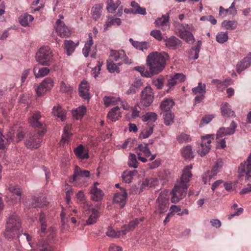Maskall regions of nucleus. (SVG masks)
<instances>
[{
  "mask_svg": "<svg viewBox=\"0 0 251 251\" xmlns=\"http://www.w3.org/2000/svg\"><path fill=\"white\" fill-rule=\"evenodd\" d=\"M167 56V54L165 53L152 52L147 57L146 64L148 69L144 66H137L134 67L133 70L139 72L143 77H151L164 70Z\"/></svg>",
  "mask_w": 251,
  "mask_h": 251,
  "instance_id": "obj_1",
  "label": "nucleus"
},
{
  "mask_svg": "<svg viewBox=\"0 0 251 251\" xmlns=\"http://www.w3.org/2000/svg\"><path fill=\"white\" fill-rule=\"evenodd\" d=\"M41 118V113L37 111L29 119V122L33 127L41 130H39L37 133H30L27 135L25 141V145L28 149H36L40 146L42 141L41 137L46 131L44 124L39 121Z\"/></svg>",
  "mask_w": 251,
  "mask_h": 251,
  "instance_id": "obj_2",
  "label": "nucleus"
},
{
  "mask_svg": "<svg viewBox=\"0 0 251 251\" xmlns=\"http://www.w3.org/2000/svg\"><path fill=\"white\" fill-rule=\"evenodd\" d=\"M192 168V167L191 166H187L184 169L180 181L176 184L172 191V197L171 198V201L172 202H177L185 196L190 178L192 176V174L190 172Z\"/></svg>",
  "mask_w": 251,
  "mask_h": 251,
  "instance_id": "obj_3",
  "label": "nucleus"
},
{
  "mask_svg": "<svg viewBox=\"0 0 251 251\" xmlns=\"http://www.w3.org/2000/svg\"><path fill=\"white\" fill-rule=\"evenodd\" d=\"M21 221L20 217L15 213L11 215L6 223L5 236L9 240L19 238L20 235Z\"/></svg>",
  "mask_w": 251,
  "mask_h": 251,
  "instance_id": "obj_4",
  "label": "nucleus"
},
{
  "mask_svg": "<svg viewBox=\"0 0 251 251\" xmlns=\"http://www.w3.org/2000/svg\"><path fill=\"white\" fill-rule=\"evenodd\" d=\"M90 177V172L83 170L76 166L74 169V174L70 178L69 182L75 186H81L86 181V179Z\"/></svg>",
  "mask_w": 251,
  "mask_h": 251,
  "instance_id": "obj_5",
  "label": "nucleus"
},
{
  "mask_svg": "<svg viewBox=\"0 0 251 251\" xmlns=\"http://www.w3.org/2000/svg\"><path fill=\"white\" fill-rule=\"evenodd\" d=\"M52 57V52L48 46L41 47L36 54L37 61L44 66L50 65Z\"/></svg>",
  "mask_w": 251,
  "mask_h": 251,
  "instance_id": "obj_6",
  "label": "nucleus"
},
{
  "mask_svg": "<svg viewBox=\"0 0 251 251\" xmlns=\"http://www.w3.org/2000/svg\"><path fill=\"white\" fill-rule=\"evenodd\" d=\"M237 124L234 121H232L229 127L226 128L222 127L218 130L217 132V139L219 140L218 142H219L222 148L223 149L226 147V142L225 141V139L220 140L219 138L226 135L233 134L235 132V129L237 127Z\"/></svg>",
  "mask_w": 251,
  "mask_h": 251,
  "instance_id": "obj_7",
  "label": "nucleus"
},
{
  "mask_svg": "<svg viewBox=\"0 0 251 251\" xmlns=\"http://www.w3.org/2000/svg\"><path fill=\"white\" fill-rule=\"evenodd\" d=\"M47 221V218L46 214L41 212L39 216V222L41 224V236H43L46 235L49 240L53 239L55 236V230L54 228L50 227L47 228V226L46 222Z\"/></svg>",
  "mask_w": 251,
  "mask_h": 251,
  "instance_id": "obj_8",
  "label": "nucleus"
},
{
  "mask_svg": "<svg viewBox=\"0 0 251 251\" xmlns=\"http://www.w3.org/2000/svg\"><path fill=\"white\" fill-rule=\"evenodd\" d=\"M154 95L150 86H147L141 92V103L146 107L149 106L153 102Z\"/></svg>",
  "mask_w": 251,
  "mask_h": 251,
  "instance_id": "obj_9",
  "label": "nucleus"
},
{
  "mask_svg": "<svg viewBox=\"0 0 251 251\" xmlns=\"http://www.w3.org/2000/svg\"><path fill=\"white\" fill-rule=\"evenodd\" d=\"M192 30V28L188 24H181L178 29V36L186 42H192L195 41V38L192 33L189 30Z\"/></svg>",
  "mask_w": 251,
  "mask_h": 251,
  "instance_id": "obj_10",
  "label": "nucleus"
},
{
  "mask_svg": "<svg viewBox=\"0 0 251 251\" xmlns=\"http://www.w3.org/2000/svg\"><path fill=\"white\" fill-rule=\"evenodd\" d=\"M212 137L214 138L213 135H207L205 136L202 137L201 143L200 146L198 147V152L199 153L201 156L205 155L209 151L210 149V144L211 143V139Z\"/></svg>",
  "mask_w": 251,
  "mask_h": 251,
  "instance_id": "obj_11",
  "label": "nucleus"
},
{
  "mask_svg": "<svg viewBox=\"0 0 251 251\" xmlns=\"http://www.w3.org/2000/svg\"><path fill=\"white\" fill-rule=\"evenodd\" d=\"M238 173L246 174V180L251 181V152L247 161L239 166Z\"/></svg>",
  "mask_w": 251,
  "mask_h": 251,
  "instance_id": "obj_12",
  "label": "nucleus"
},
{
  "mask_svg": "<svg viewBox=\"0 0 251 251\" xmlns=\"http://www.w3.org/2000/svg\"><path fill=\"white\" fill-rule=\"evenodd\" d=\"M55 30L58 34L62 38L68 37L71 35V31L64 23L60 19L57 20L56 22Z\"/></svg>",
  "mask_w": 251,
  "mask_h": 251,
  "instance_id": "obj_13",
  "label": "nucleus"
},
{
  "mask_svg": "<svg viewBox=\"0 0 251 251\" xmlns=\"http://www.w3.org/2000/svg\"><path fill=\"white\" fill-rule=\"evenodd\" d=\"M164 42L166 48L171 50H176L182 45V42L175 36L166 37Z\"/></svg>",
  "mask_w": 251,
  "mask_h": 251,
  "instance_id": "obj_14",
  "label": "nucleus"
},
{
  "mask_svg": "<svg viewBox=\"0 0 251 251\" xmlns=\"http://www.w3.org/2000/svg\"><path fill=\"white\" fill-rule=\"evenodd\" d=\"M53 86L52 79H44L41 84L36 88V91L38 96L45 94Z\"/></svg>",
  "mask_w": 251,
  "mask_h": 251,
  "instance_id": "obj_15",
  "label": "nucleus"
},
{
  "mask_svg": "<svg viewBox=\"0 0 251 251\" xmlns=\"http://www.w3.org/2000/svg\"><path fill=\"white\" fill-rule=\"evenodd\" d=\"M156 27H161L163 30L170 29L169 14L163 15L161 17L158 18L154 22Z\"/></svg>",
  "mask_w": 251,
  "mask_h": 251,
  "instance_id": "obj_16",
  "label": "nucleus"
},
{
  "mask_svg": "<svg viewBox=\"0 0 251 251\" xmlns=\"http://www.w3.org/2000/svg\"><path fill=\"white\" fill-rule=\"evenodd\" d=\"M127 194L126 190L123 188H120V191L116 193L114 196V201L123 207L126 202Z\"/></svg>",
  "mask_w": 251,
  "mask_h": 251,
  "instance_id": "obj_17",
  "label": "nucleus"
},
{
  "mask_svg": "<svg viewBox=\"0 0 251 251\" xmlns=\"http://www.w3.org/2000/svg\"><path fill=\"white\" fill-rule=\"evenodd\" d=\"M99 184V183L98 182H95L93 186L91 187L90 190L91 199L94 201H100L102 199L104 195L103 191L97 187V186Z\"/></svg>",
  "mask_w": 251,
  "mask_h": 251,
  "instance_id": "obj_18",
  "label": "nucleus"
},
{
  "mask_svg": "<svg viewBox=\"0 0 251 251\" xmlns=\"http://www.w3.org/2000/svg\"><path fill=\"white\" fill-rule=\"evenodd\" d=\"M251 65V52H250L246 57H244L236 65V70L238 73L248 68Z\"/></svg>",
  "mask_w": 251,
  "mask_h": 251,
  "instance_id": "obj_19",
  "label": "nucleus"
},
{
  "mask_svg": "<svg viewBox=\"0 0 251 251\" xmlns=\"http://www.w3.org/2000/svg\"><path fill=\"white\" fill-rule=\"evenodd\" d=\"M44 198H30L28 201L25 202V206L28 208H36L46 205V201H42Z\"/></svg>",
  "mask_w": 251,
  "mask_h": 251,
  "instance_id": "obj_20",
  "label": "nucleus"
},
{
  "mask_svg": "<svg viewBox=\"0 0 251 251\" xmlns=\"http://www.w3.org/2000/svg\"><path fill=\"white\" fill-rule=\"evenodd\" d=\"M79 95L83 99L89 100L90 99L89 86L87 82L84 80L79 85Z\"/></svg>",
  "mask_w": 251,
  "mask_h": 251,
  "instance_id": "obj_21",
  "label": "nucleus"
},
{
  "mask_svg": "<svg viewBox=\"0 0 251 251\" xmlns=\"http://www.w3.org/2000/svg\"><path fill=\"white\" fill-rule=\"evenodd\" d=\"M144 219V218L135 219V220L130 222L128 225H124L122 227V229L121 230V232H122V235H125L127 232L134 230V229L139 224V222L143 221Z\"/></svg>",
  "mask_w": 251,
  "mask_h": 251,
  "instance_id": "obj_22",
  "label": "nucleus"
},
{
  "mask_svg": "<svg viewBox=\"0 0 251 251\" xmlns=\"http://www.w3.org/2000/svg\"><path fill=\"white\" fill-rule=\"evenodd\" d=\"M35 250L36 251H54V248L50 242L42 240L37 243Z\"/></svg>",
  "mask_w": 251,
  "mask_h": 251,
  "instance_id": "obj_23",
  "label": "nucleus"
},
{
  "mask_svg": "<svg viewBox=\"0 0 251 251\" xmlns=\"http://www.w3.org/2000/svg\"><path fill=\"white\" fill-rule=\"evenodd\" d=\"M158 208L157 209L160 213H164L168 208V201L167 199L160 195L157 199Z\"/></svg>",
  "mask_w": 251,
  "mask_h": 251,
  "instance_id": "obj_24",
  "label": "nucleus"
},
{
  "mask_svg": "<svg viewBox=\"0 0 251 251\" xmlns=\"http://www.w3.org/2000/svg\"><path fill=\"white\" fill-rule=\"evenodd\" d=\"M76 197L81 206L85 209V211H89L90 204L86 200V198L84 193L80 191L76 195Z\"/></svg>",
  "mask_w": 251,
  "mask_h": 251,
  "instance_id": "obj_25",
  "label": "nucleus"
},
{
  "mask_svg": "<svg viewBox=\"0 0 251 251\" xmlns=\"http://www.w3.org/2000/svg\"><path fill=\"white\" fill-rule=\"evenodd\" d=\"M220 109L223 117H235V112L231 110L230 105L227 102L222 103Z\"/></svg>",
  "mask_w": 251,
  "mask_h": 251,
  "instance_id": "obj_26",
  "label": "nucleus"
},
{
  "mask_svg": "<svg viewBox=\"0 0 251 251\" xmlns=\"http://www.w3.org/2000/svg\"><path fill=\"white\" fill-rule=\"evenodd\" d=\"M121 117V112L119 106L112 108L107 114V117L112 122H116Z\"/></svg>",
  "mask_w": 251,
  "mask_h": 251,
  "instance_id": "obj_27",
  "label": "nucleus"
},
{
  "mask_svg": "<svg viewBox=\"0 0 251 251\" xmlns=\"http://www.w3.org/2000/svg\"><path fill=\"white\" fill-rule=\"evenodd\" d=\"M125 53L124 51L111 50V53L108 60H111L112 61H121L122 59H125Z\"/></svg>",
  "mask_w": 251,
  "mask_h": 251,
  "instance_id": "obj_28",
  "label": "nucleus"
},
{
  "mask_svg": "<svg viewBox=\"0 0 251 251\" xmlns=\"http://www.w3.org/2000/svg\"><path fill=\"white\" fill-rule=\"evenodd\" d=\"M158 180L157 178L154 177H150L146 178L142 182V189H149L154 187L158 184Z\"/></svg>",
  "mask_w": 251,
  "mask_h": 251,
  "instance_id": "obj_29",
  "label": "nucleus"
},
{
  "mask_svg": "<svg viewBox=\"0 0 251 251\" xmlns=\"http://www.w3.org/2000/svg\"><path fill=\"white\" fill-rule=\"evenodd\" d=\"M76 156L81 159H88L89 157L87 151H85L84 147L82 145H79L74 150Z\"/></svg>",
  "mask_w": 251,
  "mask_h": 251,
  "instance_id": "obj_30",
  "label": "nucleus"
},
{
  "mask_svg": "<svg viewBox=\"0 0 251 251\" xmlns=\"http://www.w3.org/2000/svg\"><path fill=\"white\" fill-rule=\"evenodd\" d=\"M174 104V101L171 99H166L163 100L160 105L162 112L171 111V109Z\"/></svg>",
  "mask_w": 251,
  "mask_h": 251,
  "instance_id": "obj_31",
  "label": "nucleus"
},
{
  "mask_svg": "<svg viewBox=\"0 0 251 251\" xmlns=\"http://www.w3.org/2000/svg\"><path fill=\"white\" fill-rule=\"evenodd\" d=\"M130 5L132 7L131 12L133 14H141L145 15L147 14L146 8L140 6L138 3L134 1L131 2Z\"/></svg>",
  "mask_w": 251,
  "mask_h": 251,
  "instance_id": "obj_32",
  "label": "nucleus"
},
{
  "mask_svg": "<svg viewBox=\"0 0 251 251\" xmlns=\"http://www.w3.org/2000/svg\"><path fill=\"white\" fill-rule=\"evenodd\" d=\"M86 212L88 213H90V209H89V211L87 210ZM99 212L96 209H92L91 210V214L89 216L88 220L86 221L87 225H90L95 223L99 217Z\"/></svg>",
  "mask_w": 251,
  "mask_h": 251,
  "instance_id": "obj_33",
  "label": "nucleus"
},
{
  "mask_svg": "<svg viewBox=\"0 0 251 251\" xmlns=\"http://www.w3.org/2000/svg\"><path fill=\"white\" fill-rule=\"evenodd\" d=\"M78 44V42L75 44L72 40H66L64 41V49L66 50L68 55H70L72 54Z\"/></svg>",
  "mask_w": 251,
  "mask_h": 251,
  "instance_id": "obj_34",
  "label": "nucleus"
},
{
  "mask_svg": "<svg viewBox=\"0 0 251 251\" xmlns=\"http://www.w3.org/2000/svg\"><path fill=\"white\" fill-rule=\"evenodd\" d=\"M122 65L121 62H118L117 64H115L111 60H107V68L109 72L111 73H119L120 72V69L119 66Z\"/></svg>",
  "mask_w": 251,
  "mask_h": 251,
  "instance_id": "obj_35",
  "label": "nucleus"
},
{
  "mask_svg": "<svg viewBox=\"0 0 251 251\" xmlns=\"http://www.w3.org/2000/svg\"><path fill=\"white\" fill-rule=\"evenodd\" d=\"M157 115L154 112H149L142 116L141 119L143 122L148 121V125L155 122L157 119Z\"/></svg>",
  "mask_w": 251,
  "mask_h": 251,
  "instance_id": "obj_36",
  "label": "nucleus"
},
{
  "mask_svg": "<svg viewBox=\"0 0 251 251\" xmlns=\"http://www.w3.org/2000/svg\"><path fill=\"white\" fill-rule=\"evenodd\" d=\"M93 43L92 34L91 33H89L88 41L85 43L84 47L82 49V53L85 57L88 56L91 47Z\"/></svg>",
  "mask_w": 251,
  "mask_h": 251,
  "instance_id": "obj_37",
  "label": "nucleus"
},
{
  "mask_svg": "<svg viewBox=\"0 0 251 251\" xmlns=\"http://www.w3.org/2000/svg\"><path fill=\"white\" fill-rule=\"evenodd\" d=\"M106 3L107 5L106 7L107 10L109 12L113 13L121 4V1L120 0H116L114 1V0H107Z\"/></svg>",
  "mask_w": 251,
  "mask_h": 251,
  "instance_id": "obj_38",
  "label": "nucleus"
},
{
  "mask_svg": "<svg viewBox=\"0 0 251 251\" xmlns=\"http://www.w3.org/2000/svg\"><path fill=\"white\" fill-rule=\"evenodd\" d=\"M104 104L106 107L115 105L120 101V99L112 96H105L103 99Z\"/></svg>",
  "mask_w": 251,
  "mask_h": 251,
  "instance_id": "obj_39",
  "label": "nucleus"
},
{
  "mask_svg": "<svg viewBox=\"0 0 251 251\" xmlns=\"http://www.w3.org/2000/svg\"><path fill=\"white\" fill-rule=\"evenodd\" d=\"M8 189L11 193L17 196L15 202H19L21 200L22 194L20 188L18 186L10 184Z\"/></svg>",
  "mask_w": 251,
  "mask_h": 251,
  "instance_id": "obj_40",
  "label": "nucleus"
},
{
  "mask_svg": "<svg viewBox=\"0 0 251 251\" xmlns=\"http://www.w3.org/2000/svg\"><path fill=\"white\" fill-rule=\"evenodd\" d=\"M102 4H97L92 8V17L95 20H97L101 16V10Z\"/></svg>",
  "mask_w": 251,
  "mask_h": 251,
  "instance_id": "obj_41",
  "label": "nucleus"
},
{
  "mask_svg": "<svg viewBox=\"0 0 251 251\" xmlns=\"http://www.w3.org/2000/svg\"><path fill=\"white\" fill-rule=\"evenodd\" d=\"M222 27L226 30H234L237 27V22L225 20L222 23Z\"/></svg>",
  "mask_w": 251,
  "mask_h": 251,
  "instance_id": "obj_42",
  "label": "nucleus"
},
{
  "mask_svg": "<svg viewBox=\"0 0 251 251\" xmlns=\"http://www.w3.org/2000/svg\"><path fill=\"white\" fill-rule=\"evenodd\" d=\"M34 18L33 17L29 14H25L23 16H22L20 18V24L23 26H27L29 25V23H31Z\"/></svg>",
  "mask_w": 251,
  "mask_h": 251,
  "instance_id": "obj_43",
  "label": "nucleus"
},
{
  "mask_svg": "<svg viewBox=\"0 0 251 251\" xmlns=\"http://www.w3.org/2000/svg\"><path fill=\"white\" fill-rule=\"evenodd\" d=\"M163 114V117L164 121V123L167 126L172 125L174 123V118L172 111L162 112Z\"/></svg>",
  "mask_w": 251,
  "mask_h": 251,
  "instance_id": "obj_44",
  "label": "nucleus"
},
{
  "mask_svg": "<svg viewBox=\"0 0 251 251\" xmlns=\"http://www.w3.org/2000/svg\"><path fill=\"white\" fill-rule=\"evenodd\" d=\"M50 72V70L46 67L40 69L35 68L34 69V73L36 77H41L47 75Z\"/></svg>",
  "mask_w": 251,
  "mask_h": 251,
  "instance_id": "obj_45",
  "label": "nucleus"
},
{
  "mask_svg": "<svg viewBox=\"0 0 251 251\" xmlns=\"http://www.w3.org/2000/svg\"><path fill=\"white\" fill-rule=\"evenodd\" d=\"M86 112L85 106H79L76 109L73 111V115L74 117L78 120L81 119Z\"/></svg>",
  "mask_w": 251,
  "mask_h": 251,
  "instance_id": "obj_46",
  "label": "nucleus"
},
{
  "mask_svg": "<svg viewBox=\"0 0 251 251\" xmlns=\"http://www.w3.org/2000/svg\"><path fill=\"white\" fill-rule=\"evenodd\" d=\"M121 24V21L120 18H111L108 19V21L106 22L104 25V30H107L108 28L112 25H119Z\"/></svg>",
  "mask_w": 251,
  "mask_h": 251,
  "instance_id": "obj_47",
  "label": "nucleus"
},
{
  "mask_svg": "<svg viewBox=\"0 0 251 251\" xmlns=\"http://www.w3.org/2000/svg\"><path fill=\"white\" fill-rule=\"evenodd\" d=\"M148 144L139 145L137 149V153L138 152V150H139V152L142 153V155L144 154L146 157L150 156L151 153L148 147Z\"/></svg>",
  "mask_w": 251,
  "mask_h": 251,
  "instance_id": "obj_48",
  "label": "nucleus"
},
{
  "mask_svg": "<svg viewBox=\"0 0 251 251\" xmlns=\"http://www.w3.org/2000/svg\"><path fill=\"white\" fill-rule=\"evenodd\" d=\"M154 124L151 123L147 128H145L140 135V138H146L149 137L153 132Z\"/></svg>",
  "mask_w": 251,
  "mask_h": 251,
  "instance_id": "obj_49",
  "label": "nucleus"
},
{
  "mask_svg": "<svg viewBox=\"0 0 251 251\" xmlns=\"http://www.w3.org/2000/svg\"><path fill=\"white\" fill-rule=\"evenodd\" d=\"M182 154L183 157L186 159H190L194 157V155L192 151L191 146H187L182 150Z\"/></svg>",
  "mask_w": 251,
  "mask_h": 251,
  "instance_id": "obj_50",
  "label": "nucleus"
},
{
  "mask_svg": "<svg viewBox=\"0 0 251 251\" xmlns=\"http://www.w3.org/2000/svg\"><path fill=\"white\" fill-rule=\"evenodd\" d=\"M192 91L195 95H204L205 93V85L199 82L197 87L192 89Z\"/></svg>",
  "mask_w": 251,
  "mask_h": 251,
  "instance_id": "obj_51",
  "label": "nucleus"
},
{
  "mask_svg": "<svg viewBox=\"0 0 251 251\" xmlns=\"http://www.w3.org/2000/svg\"><path fill=\"white\" fill-rule=\"evenodd\" d=\"M228 39V36L227 32H220L216 35V41L220 44L226 42Z\"/></svg>",
  "mask_w": 251,
  "mask_h": 251,
  "instance_id": "obj_52",
  "label": "nucleus"
},
{
  "mask_svg": "<svg viewBox=\"0 0 251 251\" xmlns=\"http://www.w3.org/2000/svg\"><path fill=\"white\" fill-rule=\"evenodd\" d=\"M106 234L109 237L119 238L122 235V232H121V230L116 232L112 227L109 226L106 232Z\"/></svg>",
  "mask_w": 251,
  "mask_h": 251,
  "instance_id": "obj_53",
  "label": "nucleus"
},
{
  "mask_svg": "<svg viewBox=\"0 0 251 251\" xmlns=\"http://www.w3.org/2000/svg\"><path fill=\"white\" fill-rule=\"evenodd\" d=\"M70 128L71 126L70 125H67L64 127V134L61 139L62 142L63 143L67 142L69 141V139L71 135L69 132Z\"/></svg>",
  "mask_w": 251,
  "mask_h": 251,
  "instance_id": "obj_54",
  "label": "nucleus"
},
{
  "mask_svg": "<svg viewBox=\"0 0 251 251\" xmlns=\"http://www.w3.org/2000/svg\"><path fill=\"white\" fill-rule=\"evenodd\" d=\"M128 165L130 167L137 168L138 161L136 159V156L135 154L132 153L129 154Z\"/></svg>",
  "mask_w": 251,
  "mask_h": 251,
  "instance_id": "obj_55",
  "label": "nucleus"
},
{
  "mask_svg": "<svg viewBox=\"0 0 251 251\" xmlns=\"http://www.w3.org/2000/svg\"><path fill=\"white\" fill-rule=\"evenodd\" d=\"M223 165V162L222 160L221 159H218L210 172L213 174V175L215 176L218 172L219 169L222 168Z\"/></svg>",
  "mask_w": 251,
  "mask_h": 251,
  "instance_id": "obj_56",
  "label": "nucleus"
},
{
  "mask_svg": "<svg viewBox=\"0 0 251 251\" xmlns=\"http://www.w3.org/2000/svg\"><path fill=\"white\" fill-rule=\"evenodd\" d=\"M52 113L54 115L60 118L62 121L64 120V113L61 107L58 106L54 107L52 109Z\"/></svg>",
  "mask_w": 251,
  "mask_h": 251,
  "instance_id": "obj_57",
  "label": "nucleus"
},
{
  "mask_svg": "<svg viewBox=\"0 0 251 251\" xmlns=\"http://www.w3.org/2000/svg\"><path fill=\"white\" fill-rule=\"evenodd\" d=\"M159 177L164 181H168L171 177V172L169 170H164L163 172L160 173Z\"/></svg>",
  "mask_w": 251,
  "mask_h": 251,
  "instance_id": "obj_58",
  "label": "nucleus"
},
{
  "mask_svg": "<svg viewBox=\"0 0 251 251\" xmlns=\"http://www.w3.org/2000/svg\"><path fill=\"white\" fill-rule=\"evenodd\" d=\"M150 35L159 41L163 39L162 34L159 30L155 29L151 31Z\"/></svg>",
  "mask_w": 251,
  "mask_h": 251,
  "instance_id": "obj_59",
  "label": "nucleus"
},
{
  "mask_svg": "<svg viewBox=\"0 0 251 251\" xmlns=\"http://www.w3.org/2000/svg\"><path fill=\"white\" fill-rule=\"evenodd\" d=\"M135 46V48L137 49L143 51L145 50H147L149 45L147 42H137V43H134Z\"/></svg>",
  "mask_w": 251,
  "mask_h": 251,
  "instance_id": "obj_60",
  "label": "nucleus"
},
{
  "mask_svg": "<svg viewBox=\"0 0 251 251\" xmlns=\"http://www.w3.org/2000/svg\"><path fill=\"white\" fill-rule=\"evenodd\" d=\"M178 142L180 143L189 142L191 139L190 136L185 133H182L177 137Z\"/></svg>",
  "mask_w": 251,
  "mask_h": 251,
  "instance_id": "obj_61",
  "label": "nucleus"
},
{
  "mask_svg": "<svg viewBox=\"0 0 251 251\" xmlns=\"http://www.w3.org/2000/svg\"><path fill=\"white\" fill-rule=\"evenodd\" d=\"M60 90L63 92L67 93L71 92L73 90V88L62 81L60 83Z\"/></svg>",
  "mask_w": 251,
  "mask_h": 251,
  "instance_id": "obj_62",
  "label": "nucleus"
},
{
  "mask_svg": "<svg viewBox=\"0 0 251 251\" xmlns=\"http://www.w3.org/2000/svg\"><path fill=\"white\" fill-rule=\"evenodd\" d=\"M141 110V107L138 105H136L133 108L132 111V117L136 118L140 117V113Z\"/></svg>",
  "mask_w": 251,
  "mask_h": 251,
  "instance_id": "obj_63",
  "label": "nucleus"
},
{
  "mask_svg": "<svg viewBox=\"0 0 251 251\" xmlns=\"http://www.w3.org/2000/svg\"><path fill=\"white\" fill-rule=\"evenodd\" d=\"M214 176L210 171H207L202 175V181L206 184L208 180H210Z\"/></svg>",
  "mask_w": 251,
  "mask_h": 251,
  "instance_id": "obj_64",
  "label": "nucleus"
}]
</instances>
